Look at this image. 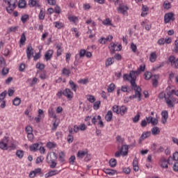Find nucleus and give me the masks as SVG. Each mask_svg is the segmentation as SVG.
<instances>
[{
	"instance_id": "nucleus-1",
	"label": "nucleus",
	"mask_w": 178,
	"mask_h": 178,
	"mask_svg": "<svg viewBox=\"0 0 178 178\" xmlns=\"http://www.w3.org/2000/svg\"><path fill=\"white\" fill-rule=\"evenodd\" d=\"M145 70V65H140L139 68L136 71H131L129 74L124 75V80L129 81L132 88L135 91V95L129 96L131 99H134V98H138V101L141 100V88H140L137 84H136V80H137V76Z\"/></svg>"
},
{
	"instance_id": "nucleus-2",
	"label": "nucleus",
	"mask_w": 178,
	"mask_h": 178,
	"mask_svg": "<svg viewBox=\"0 0 178 178\" xmlns=\"http://www.w3.org/2000/svg\"><path fill=\"white\" fill-rule=\"evenodd\" d=\"M47 163H50L51 169H55V168H56V165H58L56 163V153L53 152L48 154L47 156Z\"/></svg>"
},
{
	"instance_id": "nucleus-3",
	"label": "nucleus",
	"mask_w": 178,
	"mask_h": 178,
	"mask_svg": "<svg viewBox=\"0 0 178 178\" xmlns=\"http://www.w3.org/2000/svg\"><path fill=\"white\" fill-rule=\"evenodd\" d=\"M4 2L8 5L6 7L8 13H12L17 6V0H4Z\"/></svg>"
},
{
	"instance_id": "nucleus-4",
	"label": "nucleus",
	"mask_w": 178,
	"mask_h": 178,
	"mask_svg": "<svg viewBox=\"0 0 178 178\" xmlns=\"http://www.w3.org/2000/svg\"><path fill=\"white\" fill-rule=\"evenodd\" d=\"M86 49H81L79 54L75 55V64L81 63V62H83V60H81V58L86 56Z\"/></svg>"
},
{
	"instance_id": "nucleus-5",
	"label": "nucleus",
	"mask_w": 178,
	"mask_h": 178,
	"mask_svg": "<svg viewBox=\"0 0 178 178\" xmlns=\"http://www.w3.org/2000/svg\"><path fill=\"white\" fill-rule=\"evenodd\" d=\"M8 143H9V137L5 136L0 141V149H3V151H6L8 148Z\"/></svg>"
},
{
	"instance_id": "nucleus-6",
	"label": "nucleus",
	"mask_w": 178,
	"mask_h": 178,
	"mask_svg": "<svg viewBox=\"0 0 178 178\" xmlns=\"http://www.w3.org/2000/svg\"><path fill=\"white\" fill-rule=\"evenodd\" d=\"M108 48H109L111 54H115V52H116V51H122V44L118 45L117 44L111 42L109 44Z\"/></svg>"
},
{
	"instance_id": "nucleus-7",
	"label": "nucleus",
	"mask_w": 178,
	"mask_h": 178,
	"mask_svg": "<svg viewBox=\"0 0 178 178\" xmlns=\"http://www.w3.org/2000/svg\"><path fill=\"white\" fill-rule=\"evenodd\" d=\"M173 20H175V14L172 13H168L164 15V23L165 24L170 23V22H173Z\"/></svg>"
},
{
	"instance_id": "nucleus-8",
	"label": "nucleus",
	"mask_w": 178,
	"mask_h": 178,
	"mask_svg": "<svg viewBox=\"0 0 178 178\" xmlns=\"http://www.w3.org/2000/svg\"><path fill=\"white\" fill-rule=\"evenodd\" d=\"M85 130H87V125H86V124L84 123H82L79 126L78 125L74 126V133H79V131H85Z\"/></svg>"
},
{
	"instance_id": "nucleus-9",
	"label": "nucleus",
	"mask_w": 178,
	"mask_h": 178,
	"mask_svg": "<svg viewBox=\"0 0 178 178\" xmlns=\"http://www.w3.org/2000/svg\"><path fill=\"white\" fill-rule=\"evenodd\" d=\"M63 94L68 99H72V98H73V92H72L69 88H65L63 92Z\"/></svg>"
},
{
	"instance_id": "nucleus-10",
	"label": "nucleus",
	"mask_w": 178,
	"mask_h": 178,
	"mask_svg": "<svg viewBox=\"0 0 178 178\" xmlns=\"http://www.w3.org/2000/svg\"><path fill=\"white\" fill-rule=\"evenodd\" d=\"M161 116V123H163V124H165L166 122H168V118H169V113H168V111H162Z\"/></svg>"
},
{
	"instance_id": "nucleus-11",
	"label": "nucleus",
	"mask_w": 178,
	"mask_h": 178,
	"mask_svg": "<svg viewBox=\"0 0 178 178\" xmlns=\"http://www.w3.org/2000/svg\"><path fill=\"white\" fill-rule=\"evenodd\" d=\"M127 10H129V7L127 6H120L118 8L119 13H122L124 16H127Z\"/></svg>"
},
{
	"instance_id": "nucleus-12",
	"label": "nucleus",
	"mask_w": 178,
	"mask_h": 178,
	"mask_svg": "<svg viewBox=\"0 0 178 178\" xmlns=\"http://www.w3.org/2000/svg\"><path fill=\"white\" fill-rule=\"evenodd\" d=\"M168 163H169V161H168L165 158L162 157L160 159L159 165L163 168V169H168Z\"/></svg>"
},
{
	"instance_id": "nucleus-13",
	"label": "nucleus",
	"mask_w": 178,
	"mask_h": 178,
	"mask_svg": "<svg viewBox=\"0 0 178 178\" xmlns=\"http://www.w3.org/2000/svg\"><path fill=\"white\" fill-rule=\"evenodd\" d=\"M104 172L106 175H108L109 176H115V175H118V171L113 169L104 168Z\"/></svg>"
},
{
	"instance_id": "nucleus-14",
	"label": "nucleus",
	"mask_w": 178,
	"mask_h": 178,
	"mask_svg": "<svg viewBox=\"0 0 178 178\" xmlns=\"http://www.w3.org/2000/svg\"><path fill=\"white\" fill-rule=\"evenodd\" d=\"M52 55H54V50L49 49L47 51H46L44 54V58L48 62V60H51L52 58Z\"/></svg>"
},
{
	"instance_id": "nucleus-15",
	"label": "nucleus",
	"mask_w": 178,
	"mask_h": 178,
	"mask_svg": "<svg viewBox=\"0 0 178 178\" xmlns=\"http://www.w3.org/2000/svg\"><path fill=\"white\" fill-rule=\"evenodd\" d=\"M33 54L34 49H33V47L29 46L26 49V56L28 59H31V56H33Z\"/></svg>"
},
{
	"instance_id": "nucleus-16",
	"label": "nucleus",
	"mask_w": 178,
	"mask_h": 178,
	"mask_svg": "<svg viewBox=\"0 0 178 178\" xmlns=\"http://www.w3.org/2000/svg\"><path fill=\"white\" fill-rule=\"evenodd\" d=\"M120 151H121V155L126 156L129 154V146L127 145H122Z\"/></svg>"
},
{
	"instance_id": "nucleus-17",
	"label": "nucleus",
	"mask_w": 178,
	"mask_h": 178,
	"mask_svg": "<svg viewBox=\"0 0 178 178\" xmlns=\"http://www.w3.org/2000/svg\"><path fill=\"white\" fill-rule=\"evenodd\" d=\"M68 20L71 22V23H74L76 26L79 24V17L70 15L68 17Z\"/></svg>"
},
{
	"instance_id": "nucleus-18",
	"label": "nucleus",
	"mask_w": 178,
	"mask_h": 178,
	"mask_svg": "<svg viewBox=\"0 0 178 178\" xmlns=\"http://www.w3.org/2000/svg\"><path fill=\"white\" fill-rule=\"evenodd\" d=\"M59 173H60V170L58 171V170H53L46 174L45 177H52V176L59 175Z\"/></svg>"
},
{
	"instance_id": "nucleus-19",
	"label": "nucleus",
	"mask_w": 178,
	"mask_h": 178,
	"mask_svg": "<svg viewBox=\"0 0 178 178\" xmlns=\"http://www.w3.org/2000/svg\"><path fill=\"white\" fill-rule=\"evenodd\" d=\"M132 165L134 172H138L140 168L138 167V160L137 159V157L134 158Z\"/></svg>"
},
{
	"instance_id": "nucleus-20",
	"label": "nucleus",
	"mask_w": 178,
	"mask_h": 178,
	"mask_svg": "<svg viewBox=\"0 0 178 178\" xmlns=\"http://www.w3.org/2000/svg\"><path fill=\"white\" fill-rule=\"evenodd\" d=\"M158 58V54H156V51H153L150 54L149 56V60L152 62V63H154L156 61V59Z\"/></svg>"
},
{
	"instance_id": "nucleus-21",
	"label": "nucleus",
	"mask_w": 178,
	"mask_h": 178,
	"mask_svg": "<svg viewBox=\"0 0 178 178\" xmlns=\"http://www.w3.org/2000/svg\"><path fill=\"white\" fill-rule=\"evenodd\" d=\"M65 156H66V154L65 153V152L61 151L58 153V159H59L60 163H63L65 162Z\"/></svg>"
},
{
	"instance_id": "nucleus-22",
	"label": "nucleus",
	"mask_w": 178,
	"mask_h": 178,
	"mask_svg": "<svg viewBox=\"0 0 178 178\" xmlns=\"http://www.w3.org/2000/svg\"><path fill=\"white\" fill-rule=\"evenodd\" d=\"M39 173H41V168H36L29 173V177H35Z\"/></svg>"
},
{
	"instance_id": "nucleus-23",
	"label": "nucleus",
	"mask_w": 178,
	"mask_h": 178,
	"mask_svg": "<svg viewBox=\"0 0 178 178\" xmlns=\"http://www.w3.org/2000/svg\"><path fill=\"white\" fill-rule=\"evenodd\" d=\"M172 157L168 158V163L169 165H172L174 163L173 170L175 172H177L178 170V161H171Z\"/></svg>"
},
{
	"instance_id": "nucleus-24",
	"label": "nucleus",
	"mask_w": 178,
	"mask_h": 178,
	"mask_svg": "<svg viewBox=\"0 0 178 178\" xmlns=\"http://www.w3.org/2000/svg\"><path fill=\"white\" fill-rule=\"evenodd\" d=\"M151 136V131H147V132H143L139 138V141H143V140H145V138H148Z\"/></svg>"
},
{
	"instance_id": "nucleus-25",
	"label": "nucleus",
	"mask_w": 178,
	"mask_h": 178,
	"mask_svg": "<svg viewBox=\"0 0 178 178\" xmlns=\"http://www.w3.org/2000/svg\"><path fill=\"white\" fill-rule=\"evenodd\" d=\"M86 155H87V152L86 151L79 150L77 152L76 156L79 159H83L84 158V156H86Z\"/></svg>"
},
{
	"instance_id": "nucleus-26",
	"label": "nucleus",
	"mask_w": 178,
	"mask_h": 178,
	"mask_svg": "<svg viewBox=\"0 0 178 178\" xmlns=\"http://www.w3.org/2000/svg\"><path fill=\"white\" fill-rule=\"evenodd\" d=\"M48 113L49 118H54V119H56V114L55 113V111H54V108L49 107Z\"/></svg>"
},
{
	"instance_id": "nucleus-27",
	"label": "nucleus",
	"mask_w": 178,
	"mask_h": 178,
	"mask_svg": "<svg viewBox=\"0 0 178 178\" xmlns=\"http://www.w3.org/2000/svg\"><path fill=\"white\" fill-rule=\"evenodd\" d=\"M56 48L57 49V56H60V55H62V53L63 52L62 44H56Z\"/></svg>"
},
{
	"instance_id": "nucleus-28",
	"label": "nucleus",
	"mask_w": 178,
	"mask_h": 178,
	"mask_svg": "<svg viewBox=\"0 0 178 178\" xmlns=\"http://www.w3.org/2000/svg\"><path fill=\"white\" fill-rule=\"evenodd\" d=\"M38 147H40V144L35 143L33 145H31L29 147V149H30V151H32L33 152H35L38 151Z\"/></svg>"
},
{
	"instance_id": "nucleus-29",
	"label": "nucleus",
	"mask_w": 178,
	"mask_h": 178,
	"mask_svg": "<svg viewBox=\"0 0 178 178\" xmlns=\"http://www.w3.org/2000/svg\"><path fill=\"white\" fill-rule=\"evenodd\" d=\"M127 112V107H126V106H122L120 107L119 115H121V116H123L124 115L126 114Z\"/></svg>"
},
{
	"instance_id": "nucleus-30",
	"label": "nucleus",
	"mask_w": 178,
	"mask_h": 178,
	"mask_svg": "<svg viewBox=\"0 0 178 178\" xmlns=\"http://www.w3.org/2000/svg\"><path fill=\"white\" fill-rule=\"evenodd\" d=\"M113 116V114L112 113V111H108L105 115V119L106 122H111V120H112Z\"/></svg>"
},
{
	"instance_id": "nucleus-31",
	"label": "nucleus",
	"mask_w": 178,
	"mask_h": 178,
	"mask_svg": "<svg viewBox=\"0 0 178 178\" xmlns=\"http://www.w3.org/2000/svg\"><path fill=\"white\" fill-rule=\"evenodd\" d=\"M69 84L70 86V88L72 90V91H74V92H76V91H77V85L76 83H74V82H73V81L70 80L69 81Z\"/></svg>"
},
{
	"instance_id": "nucleus-32",
	"label": "nucleus",
	"mask_w": 178,
	"mask_h": 178,
	"mask_svg": "<svg viewBox=\"0 0 178 178\" xmlns=\"http://www.w3.org/2000/svg\"><path fill=\"white\" fill-rule=\"evenodd\" d=\"M115 63V58H108L106 60V66H111V65H113Z\"/></svg>"
},
{
	"instance_id": "nucleus-33",
	"label": "nucleus",
	"mask_w": 178,
	"mask_h": 178,
	"mask_svg": "<svg viewBox=\"0 0 178 178\" xmlns=\"http://www.w3.org/2000/svg\"><path fill=\"white\" fill-rule=\"evenodd\" d=\"M102 24H104V26H113L112 20H111L110 18H106L102 21Z\"/></svg>"
},
{
	"instance_id": "nucleus-34",
	"label": "nucleus",
	"mask_w": 178,
	"mask_h": 178,
	"mask_svg": "<svg viewBox=\"0 0 178 178\" xmlns=\"http://www.w3.org/2000/svg\"><path fill=\"white\" fill-rule=\"evenodd\" d=\"M30 19V16L27 14L23 15L21 17V22L24 24Z\"/></svg>"
},
{
	"instance_id": "nucleus-35",
	"label": "nucleus",
	"mask_w": 178,
	"mask_h": 178,
	"mask_svg": "<svg viewBox=\"0 0 178 178\" xmlns=\"http://www.w3.org/2000/svg\"><path fill=\"white\" fill-rule=\"evenodd\" d=\"M39 20H44L45 19V10L41 9L38 15Z\"/></svg>"
},
{
	"instance_id": "nucleus-36",
	"label": "nucleus",
	"mask_w": 178,
	"mask_h": 178,
	"mask_svg": "<svg viewBox=\"0 0 178 178\" xmlns=\"http://www.w3.org/2000/svg\"><path fill=\"white\" fill-rule=\"evenodd\" d=\"M61 73L63 74V76H67V77H69V76H70V70L67 68H63L61 71Z\"/></svg>"
},
{
	"instance_id": "nucleus-37",
	"label": "nucleus",
	"mask_w": 178,
	"mask_h": 178,
	"mask_svg": "<svg viewBox=\"0 0 178 178\" xmlns=\"http://www.w3.org/2000/svg\"><path fill=\"white\" fill-rule=\"evenodd\" d=\"M168 61L170 62L171 66H175L176 63V58L174 56H170L168 58Z\"/></svg>"
},
{
	"instance_id": "nucleus-38",
	"label": "nucleus",
	"mask_w": 178,
	"mask_h": 178,
	"mask_svg": "<svg viewBox=\"0 0 178 178\" xmlns=\"http://www.w3.org/2000/svg\"><path fill=\"white\" fill-rule=\"evenodd\" d=\"M159 133H161V131L158 127H154L152 129V134H153V136H156L157 134H159Z\"/></svg>"
},
{
	"instance_id": "nucleus-39",
	"label": "nucleus",
	"mask_w": 178,
	"mask_h": 178,
	"mask_svg": "<svg viewBox=\"0 0 178 178\" xmlns=\"http://www.w3.org/2000/svg\"><path fill=\"white\" fill-rule=\"evenodd\" d=\"M18 8L20 9H23L26 8V1L25 0H19L18 2Z\"/></svg>"
},
{
	"instance_id": "nucleus-40",
	"label": "nucleus",
	"mask_w": 178,
	"mask_h": 178,
	"mask_svg": "<svg viewBox=\"0 0 178 178\" xmlns=\"http://www.w3.org/2000/svg\"><path fill=\"white\" fill-rule=\"evenodd\" d=\"M158 79H159L158 75H154V78H152V86L154 87H156V86H158Z\"/></svg>"
},
{
	"instance_id": "nucleus-41",
	"label": "nucleus",
	"mask_w": 178,
	"mask_h": 178,
	"mask_svg": "<svg viewBox=\"0 0 178 178\" xmlns=\"http://www.w3.org/2000/svg\"><path fill=\"white\" fill-rule=\"evenodd\" d=\"M54 26L56 28V29H62L63 27H64V24L63 23L60 22H54Z\"/></svg>"
},
{
	"instance_id": "nucleus-42",
	"label": "nucleus",
	"mask_w": 178,
	"mask_h": 178,
	"mask_svg": "<svg viewBox=\"0 0 178 178\" xmlns=\"http://www.w3.org/2000/svg\"><path fill=\"white\" fill-rule=\"evenodd\" d=\"M108 163H109V166H111V168L116 167V164H117L116 159H110Z\"/></svg>"
},
{
	"instance_id": "nucleus-43",
	"label": "nucleus",
	"mask_w": 178,
	"mask_h": 178,
	"mask_svg": "<svg viewBox=\"0 0 178 178\" xmlns=\"http://www.w3.org/2000/svg\"><path fill=\"white\" fill-rule=\"evenodd\" d=\"M46 146L47 148H49V149H52V148H56V143H52V142H49L47 143Z\"/></svg>"
},
{
	"instance_id": "nucleus-44",
	"label": "nucleus",
	"mask_w": 178,
	"mask_h": 178,
	"mask_svg": "<svg viewBox=\"0 0 178 178\" xmlns=\"http://www.w3.org/2000/svg\"><path fill=\"white\" fill-rule=\"evenodd\" d=\"M16 155L17 158H19V159H22V158H23L24 155V152H23L22 150H17L16 152Z\"/></svg>"
},
{
	"instance_id": "nucleus-45",
	"label": "nucleus",
	"mask_w": 178,
	"mask_h": 178,
	"mask_svg": "<svg viewBox=\"0 0 178 178\" xmlns=\"http://www.w3.org/2000/svg\"><path fill=\"white\" fill-rule=\"evenodd\" d=\"M20 102H22L20 98L16 97L15 99H14L13 104L15 106H19V105H20Z\"/></svg>"
},
{
	"instance_id": "nucleus-46",
	"label": "nucleus",
	"mask_w": 178,
	"mask_h": 178,
	"mask_svg": "<svg viewBox=\"0 0 178 178\" xmlns=\"http://www.w3.org/2000/svg\"><path fill=\"white\" fill-rule=\"evenodd\" d=\"M38 117L41 120V119H44L45 115L44 114V111H42V109H39L38 111Z\"/></svg>"
},
{
	"instance_id": "nucleus-47",
	"label": "nucleus",
	"mask_w": 178,
	"mask_h": 178,
	"mask_svg": "<svg viewBox=\"0 0 178 178\" xmlns=\"http://www.w3.org/2000/svg\"><path fill=\"white\" fill-rule=\"evenodd\" d=\"M113 112L115 113H117V115H119L120 107L118 105H114L112 108Z\"/></svg>"
},
{
	"instance_id": "nucleus-48",
	"label": "nucleus",
	"mask_w": 178,
	"mask_h": 178,
	"mask_svg": "<svg viewBox=\"0 0 178 178\" xmlns=\"http://www.w3.org/2000/svg\"><path fill=\"white\" fill-rule=\"evenodd\" d=\"M100 105H101V102L99 101L95 102L93 104V109H95V111H98V109H99Z\"/></svg>"
},
{
	"instance_id": "nucleus-49",
	"label": "nucleus",
	"mask_w": 178,
	"mask_h": 178,
	"mask_svg": "<svg viewBox=\"0 0 178 178\" xmlns=\"http://www.w3.org/2000/svg\"><path fill=\"white\" fill-rule=\"evenodd\" d=\"M145 80H149L152 77V73L149 72H146L144 74Z\"/></svg>"
},
{
	"instance_id": "nucleus-50",
	"label": "nucleus",
	"mask_w": 178,
	"mask_h": 178,
	"mask_svg": "<svg viewBox=\"0 0 178 178\" xmlns=\"http://www.w3.org/2000/svg\"><path fill=\"white\" fill-rule=\"evenodd\" d=\"M87 99L89 102H91V104H94V102H95V97L91 95L87 96Z\"/></svg>"
},
{
	"instance_id": "nucleus-51",
	"label": "nucleus",
	"mask_w": 178,
	"mask_h": 178,
	"mask_svg": "<svg viewBox=\"0 0 178 178\" xmlns=\"http://www.w3.org/2000/svg\"><path fill=\"white\" fill-rule=\"evenodd\" d=\"M74 161H76V156L72 155L69 159V163L70 165H74Z\"/></svg>"
},
{
	"instance_id": "nucleus-52",
	"label": "nucleus",
	"mask_w": 178,
	"mask_h": 178,
	"mask_svg": "<svg viewBox=\"0 0 178 178\" xmlns=\"http://www.w3.org/2000/svg\"><path fill=\"white\" fill-rule=\"evenodd\" d=\"M168 97V92L167 94L165 95V92H162L159 95V98H160V99H163V98H165V101L166 103V97Z\"/></svg>"
},
{
	"instance_id": "nucleus-53",
	"label": "nucleus",
	"mask_w": 178,
	"mask_h": 178,
	"mask_svg": "<svg viewBox=\"0 0 178 178\" xmlns=\"http://www.w3.org/2000/svg\"><path fill=\"white\" fill-rule=\"evenodd\" d=\"M175 54H178V40H175V47L172 49Z\"/></svg>"
},
{
	"instance_id": "nucleus-54",
	"label": "nucleus",
	"mask_w": 178,
	"mask_h": 178,
	"mask_svg": "<svg viewBox=\"0 0 178 178\" xmlns=\"http://www.w3.org/2000/svg\"><path fill=\"white\" fill-rule=\"evenodd\" d=\"M19 42H20V44H22V45H23V44H24V42H26V34H24V33L22 34Z\"/></svg>"
},
{
	"instance_id": "nucleus-55",
	"label": "nucleus",
	"mask_w": 178,
	"mask_h": 178,
	"mask_svg": "<svg viewBox=\"0 0 178 178\" xmlns=\"http://www.w3.org/2000/svg\"><path fill=\"white\" fill-rule=\"evenodd\" d=\"M123 173H125V175H130V172H131V169L130 168H122Z\"/></svg>"
},
{
	"instance_id": "nucleus-56",
	"label": "nucleus",
	"mask_w": 178,
	"mask_h": 178,
	"mask_svg": "<svg viewBox=\"0 0 178 178\" xmlns=\"http://www.w3.org/2000/svg\"><path fill=\"white\" fill-rule=\"evenodd\" d=\"M108 92H112L115 90V85L114 83H111L108 87Z\"/></svg>"
},
{
	"instance_id": "nucleus-57",
	"label": "nucleus",
	"mask_w": 178,
	"mask_h": 178,
	"mask_svg": "<svg viewBox=\"0 0 178 178\" xmlns=\"http://www.w3.org/2000/svg\"><path fill=\"white\" fill-rule=\"evenodd\" d=\"M171 161L177 162L178 161V152H176L173 154V159L172 158Z\"/></svg>"
},
{
	"instance_id": "nucleus-58",
	"label": "nucleus",
	"mask_w": 178,
	"mask_h": 178,
	"mask_svg": "<svg viewBox=\"0 0 178 178\" xmlns=\"http://www.w3.org/2000/svg\"><path fill=\"white\" fill-rule=\"evenodd\" d=\"M97 120H99L98 124L100 127H104V122H102V119L101 118V115H97Z\"/></svg>"
},
{
	"instance_id": "nucleus-59",
	"label": "nucleus",
	"mask_w": 178,
	"mask_h": 178,
	"mask_svg": "<svg viewBox=\"0 0 178 178\" xmlns=\"http://www.w3.org/2000/svg\"><path fill=\"white\" fill-rule=\"evenodd\" d=\"M45 67V65L42 63H38L36 64V69H39L40 70H42Z\"/></svg>"
},
{
	"instance_id": "nucleus-60",
	"label": "nucleus",
	"mask_w": 178,
	"mask_h": 178,
	"mask_svg": "<svg viewBox=\"0 0 178 178\" xmlns=\"http://www.w3.org/2000/svg\"><path fill=\"white\" fill-rule=\"evenodd\" d=\"M16 31H17V26H11L8 31V33H15Z\"/></svg>"
},
{
	"instance_id": "nucleus-61",
	"label": "nucleus",
	"mask_w": 178,
	"mask_h": 178,
	"mask_svg": "<svg viewBox=\"0 0 178 178\" xmlns=\"http://www.w3.org/2000/svg\"><path fill=\"white\" fill-rule=\"evenodd\" d=\"M163 8L164 9H170L171 5L169 1H164Z\"/></svg>"
},
{
	"instance_id": "nucleus-62",
	"label": "nucleus",
	"mask_w": 178,
	"mask_h": 178,
	"mask_svg": "<svg viewBox=\"0 0 178 178\" xmlns=\"http://www.w3.org/2000/svg\"><path fill=\"white\" fill-rule=\"evenodd\" d=\"M6 97V91H4L0 94V102L5 101V98Z\"/></svg>"
},
{
	"instance_id": "nucleus-63",
	"label": "nucleus",
	"mask_w": 178,
	"mask_h": 178,
	"mask_svg": "<svg viewBox=\"0 0 178 178\" xmlns=\"http://www.w3.org/2000/svg\"><path fill=\"white\" fill-rule=\"evenodd\" d=\"M25 130L27 134H31L33 133V128L30 126L26 127Z\"/></svg>"
},
{
	"instance_id": "nucleus-64",
	"label": "nucleus",
	"mask_w": 178,
	"mask_h": 178,
	"mask_svg": "<svg viewBox=\"0 0 178 178\" xmlns=\"http://www.w3.org/2000/svg\"><path fill=\"white\" fill-rule=\"evenodd\" d=\"M116 140L119 143V144H123L124 142V139L122 138L120 136H118L116 137Z\"/></svg>"
}]
</instances>
